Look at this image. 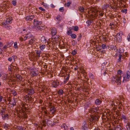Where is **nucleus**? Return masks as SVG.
<instances>
[{"label":"nucleus","mask_w":130,"mask_h":130,"mask_svg":"<svg viewBox=\"0 0 130 130\" xmlns=\"http://www.w3.org/2000/svg\"><path fill=\"white\" fill-rule=\"evenodd\" d=\"M88 14H90V18H93L94 17H97L98 16V11L96 10L95 8L91 7L88 8Z\"/></svg>","instance_id":"f257e3e1"},{"label":"nucleus","mask_w":130,"mask_h":130,"mask_svg":"<svg viewBox=\"0 0 130 130\" xmlns=\"http://www.w3.org/2000/svg\"><path fill=\"white\" fill-rule=\"evenodd\" d=\"M121 78L122 76L120 75H115L113 76L112 79V81L113 83L116 82L118 85L120 84Z\"/></svg>","instance_id":"f03ea898"},{"label":"nucleus","mask_w":130,"mask_h":130,"mask_svg":"<svg viewBox=\"0 0 130 130\" xmlns=\"http://www.w3.org/2000/svg\"><path fill=\"white\" fill-rule=\"evenodd\" d=\"M130 77V72L129 71H127L126 73V74H123V82H125L128 80V79Z\"/></svg>","instance_id":"7ed1b4c3"},{"label":"nucleus","mask_w":130,"mask_h":130,"mask_svg":"<svg viewBox=\"0 0 130 130\" xmlns=\"http://www.w3.org/2000/svg\"><path fill=\"white\" fill-rule=\"evenodd\" d=\"M42 124L44 126H45L47 124L48 126H52V122L50 120L47 119H44L42 121Z\"/></svg>","instance_id":"20e7f679"},{"label":"nucleus","mask_w":130,"mask_h":130,"mask_svg":"<svg viewBox=\"0 0 130 130\" xmlns=\"http://www.w3.org/2000/svg\"><path fill=\"white\" fill-rule=\"evenodd\" d=\"M117 1L118 3V2H119L121 4H122V2H124V1L123 0H109L108 1V3H109L110 5L112 6L113 5L114 3H115Z\"/></svg>","instance_id":"39448f33"},{"label":"nucleus","mask_w":130,"mask_h":130,"mask_svg":"<svg viewBox=\"0 0 130 130\" xmlns=\"http://www.w3.org/2000/svg\"><path fill=\"white\" fill-rule=\"evenodd\" d=\"M1 25L4 28H7L8 27V20L7 18L6 20H4L2 23H1Z\"/></svg>","instance_id":"423d86ee"},{"label":"nucleus","mask_w":130,"mask_h":130,"mask_svg":"<svg viewBox=\"0 0 130 130\" xmlns=\"http://www.w3.org/2000/svg\"><path fill=\"white\" fill-rule=\"evenodd\" d=\"M99 117L95 115L92 116L90 118V120L91 122H94L96 121H97L99 119Z\"/></svg>","instance_id":"0eeeda50"},{"label":"nucleus","mask_w":130,"mask_h":130,"mask_svg":"<svg viewBox=\"0 0 130 130\" xmlns=\"http://www.w3.org/2000/svg\"><path fill=\"white\" fill-rule=\"evenodd\" d=\"M122 40V38L120 34L119 33H117L116 37V41L118 42H121Z\"/></svg>","instance_id":"6e6552de"},{"label":"nucleus","mask_w":130,"mask_h":130,"mask_svg":"<svg viewBox=\"0 0 130 130\" xmlns=\"http://www.w3.org/2000/svg\"><path fill=\"white\" fill-rule=\"evenodd\" d=\"M51 84L52 87L56 88L59 85V82L56 81H54Z\"/></svg>","instance_id":"1a4fd4ad"},{"label":"nucleus","mask_w":130,"mask_h":130,"mask_svg":"<svg viewBox=\"0 0 130 130\" xmlns=\"http://www.w3.org/2000/svg\"><path fill=\"white\" fill-rule=\"evenodd\" d=\"M56 108L54 106H52L50 108V113L52 115L53 114L56 112Z\"/></svg>","instance_id":"9d476101"},{"label":"nucleus","mask_w":130,"mask_h":130,"mask_svg":"<svg viewBox=\"0 0 130 130\" xmlns=\"http://www.w3.org/2000/svg\"><path fill=\"white\" fill-rule=\"evenodd\" d=\"M34 25L36 26H38L39 25L41 24L42 23L41 22L37 20L34 19Z\"/></svg>","instance_id":"9b49d317"},{"label":"nucleus","mask_w":130,"mask_h":130,"mask_svg":"<svg viewBox=\"0 0 130 130\" xmlns=\"http://www.w3.org/2000/svg\"><path fill=\"white\" fill-rule=\"evenodd\" d=\"M83 125L82 127V129L83 130H88V128L87 127V125L86 122H83Z\"/></svg>","instance_id":"f8f14e48"},{"label":"nucleus","mask_w":130,"mask_h":130,"mask_svg":"<svg viewBox=\"0 0 130 130\" xmlns=\"http://www.w3.org/2000/svg\"><path fill=\"white\" fill-rule=\"evenodd\" d=\"M57 33V31L56 28H52L51 31V34L52 36L55 35Z\"/></svg>","instance_id":"ddd939ff"},{"label":"nucleus","mask_w":130,"mask_h":130,"mask_svg":"<svg viewBox=\"0 0 130 130\" xmlns=\"http://www.w3.org/2000/svg\"><path fill=\"white\" fill-rule=\"evenodd\" d=\"M34 18V15L28 16L26 17L25 19L26 21H31Z\"/></svg>","instance_id":"4468645a"},{"label":"nucleus","mask_w":130,"mask_h":130,"mask_svg":"<svg viewBox=\"0 0 130 130\" xmlns=\"http://www.w3.org/2000/svg\"><path fill=\"white\" fill-rule=\"evenodd\" d=\"M30 74L32 77H34V76H37L38 75L36 72L35 71H32L30 72Z\"/></svg>","instance_id":"2eb2a0df"},{"label":"nucleus","mask_w":130,"mask_h":130,"mask_svg":"<svg viewBox=\"0 0 130 130\" xmlns=\"http://www.w3.org/2000/svg\"><path fill=\"white\" fill-rule=\"evenodd\" d=\"M54 38V41L56 43L58 42L60 40L59 38L58 35H56L54 38Z\"/></svg>","instance_id":"dca6fc26"},{"label":"nucleus","mask_w":130,"mask_h":130,"mask_svg":"<svg viewBox=\"0 0 130 130\" xmlns=\"http://www.w3.org/2000/svg\"><path fill=\"white\" fill-rule=\"evenodd\" d=\"M28 91L29 95H31L35 93L34 90L32 88L30 89H28Z\"/></svg>","instance_id":"f3484780"},{"label":"nucleus","mask_w":130,"mask_h":130,"mask_svg":"<svg viewBox=\"0 0 130 130\" xmlns=\"http://www.w3.org/2000/svg\"><path fill=\"white\" fill-rule=\"evenodd\" d=\"M36 51V57L39 58L40 56V54L41 53V51L40 50H37Z\"/></svg>","instance_id":"a211bd4d"},{"label":"nucleus","mask_w":130,"mask_h":130,"mask_svg":"<svg viewBox=\"0 0 130 130\" xmlns=\"http://www.w3.org/2000/svg\"><path fill=\"white\" fill-rule=\"evenodd\" d=\"M9 91H10V92H9V93L10 92V94H12L14 95H15L17 94V92L14 90H11L10 89H9Z\"/></svg>","instance_id":"6ab92c4d"},{"label":"nucleus","mask_w":130,"mask_h":130,"mask_svg":"<svg viewBox=\"0 0 130 130\" xmlns=\"http://www.w3.org/2000/svg\"><path fill=\"white\" fill-rule=\"evenodd\" d=\"M15 58V56H12L11 57L9 58V61L11 62L14 61Z\"/></svg>","instance_id":"aec40b11"},{"label":"nucleus","mask_w":130,"mask_h":130,"mask_svg":"<svg viewBox=\"0 0 130 130\" xmlns=\"http://www.w3.org/2000/svg\"><path fill=\"white\" fill-rule=\"evenodd\" d=\"M41 42L44 43H46L47 41L46 39L45 38V37L44 36H43L41 37Z\"/></svg>","instance_id":"412c9836"},{"label":"nucleus","mask_w":130,"mask_h":130,"mask_svg":"<svg viewBox=\"0 0 130 130\" xmlns=\"http://www.w3.org/2000/svg\"><path fill=\"white\" fill-rule=\"evenodd\" d=\"M25 38L27 39H29L31 37V33L30 32H29L25 36Z\"/></svg>","instance_id":"4be33fe9"},{"label":"nucleus","mask_w":130,"mask_h":130,"mask_svg":"<svg viewBox=\"0 0 130 130\" xmlns=\"http://www.w3.org/2000/svg\"><path fill=\"white\" fill-rule=\"evenodd\" d=\"M26 40V39L25 38L24 35H22V37H20L19 38L20 41H24Z\"/></svg>","instance_id":"5701e85b"},{"label":"nucleus","mask_w":130,"mask_h":130,"mask_svg":"<svg viewBox=\"0 0 130 130\" xmlns=\"http://www.w3.org/2000/svg\"><path fill=\"white\" fill-rule=\"evenodd\" d=\"M101 103L102 101L99 99H96L95 101V104L96 105H99Z\"/></svg>","instance_id":"b1692460"},{"label":"nucleus","mask_w":130,"mask_h":130,"mask_svg":"<svg viewBox=\"0 0 130 130\" xmlns=\"http://www.w3.org/2000/svg\"><path fill=\"white\" fill-rule=\"evenodd\" d=\"M35 41V39L34 38H32L29 41L28 44L31 45L34 43Z\"/></svg>","instance_id":"393cba45"},{"label":"nucleus","mask_w":130,"mask_h":130,"mask_svg":"<svg viewBox=\"0 0 130 130\" xmlns=\"http://www.w3.org/2000/svg\"><path fill=\"white\" fill-rule=\"evenodd\" d=\"M74 28V27L73 26L71 28V27H70L69 28V30L67 32V34L68 35H70V34H72V32L71 30V29Z\"/></svg>","instance_id":"a878e982"},{"label":"nucleus","mask_w":130,"mask_h":130,"mask_svg":"<svg viewBox=\"0 0 130 130\" xmlns=\"http://www.w3.org/2000/svg\"><path fill=\"white\" fill-rule=\"evenodd\" d=\"M122 127L119 124L117 125L115 128V130H121Z\"/></svg>","instance_id":"bb28decb"},{"label":"nucleus","mask_w":130,"mask_h":130,"mask_svg":"<svg viewBox=\"0 0 130 130\" xmlns=\"http://www.w3.org/2000/svg\"><path fill=\"white\" fill-rule=\"evenodd\" d=\"M4 114H3L2 115V117L3 119H5L6 118H8V115L7 114H5V113H4Z\"/></svg>","instance_id":"cd10ccee"},{"label":"nucleus","mask_w":130,"mask_h":130,"mask_svg":"<svg viewBox=\"0 0 130 130\" xmlns=\"http://www.w3.org/2000/svg\"><path fill=\"white\" fill-rule=\"evenodd\" d=\"M99 107L94 108L91 109V111L93 112H98L99 111Z\"/></svg>","instance_id":"c85d7f7f"},{"label":"nucleus","mask_w":130,"mask_h":130,"mask_svg":"<svg viewBox=\"0 0 130 130\" xmlns=\"http://www.w3.org/2000/svg\"><path fill=\"white\" fill-rule=\"evenodd\" d=\"M64 91L62 89L59 90L58 91V94L60 95H62Z\"/></svg>","instance_id":"c756f323"},{"label":"nucleus","mask_w":130,"mask_h":130,"mask_svg":"<svg viewBox=\"0 0 130 130\" xmlns=\"http://www.w3.org/2000/svg\"><path fill=\"white\" fill-rule=\"evenodd\" d=\"M98 12H99V15L101 17H102L103 16L104 14L103 10H101L100 11H98Z\"/></svg>","instance_id":"7c9ffc66"},{"label":"nucleus","mask_w":130,"mask_h":130,"mask_svg":"<svg viewBox=\"0 0 130 130\" xmlns=\"http://www.w3.org/2000/svg\"><path fill=\"white\" fill-rule=\"evenodd\" d=\"M61 127L64 128L65 130H67L68 129V127L67 125L65 124H63L61 126Z\"/></svg>","instance_id":"2f4dec72"},{"label":"nucleus","mask_w":130,"mask_h":130,"mask_svg":"<svg viewBox=\"0 0 130 130\" xmlns=\"http://www.w3.org/2000/svg\"><path fill=\"white\" fill-rule=\"evenodd\" d=\"M79 11L82 13L84 12L85 9L82 7H79Z\"/></svg>","instance_id":"473e14b6"},{"label":"nucleus","mask_w":130,"mask_h":130,"mask_svg":"<svg viewBox=\"0 0 130 130\" xmlns=\"http://www.w3.org/2000/svg\"><path fill=\"white\" fill-rule=\"evenodd\" d=\"M61 17L60 15H58L56 18V20L59 22L61 20Z\"/></svg>","instance_id":"72a5a7b5"},{"label":"nucleus","mask_w":130,"mask_h":130,"mask_svg":"<svg viewBox=\"0 0 130 130\" xmlns=\"http://www.w3.org/2000/svg\"><path fill=\"white\" fill-rule=\"evenodd\" d=\"M8 44H6L2 48V50L5 51H6L7 50V48L8 47Z\"/></svg>","instance_id":"f704fd0d"},{"label":"nucleus","mask_w":130,"mask_h":130,"mask_svg":"<svg viewBox=\"0 0 130 130\" xmlns=\"http://www.w3.org/2000/svg\"><path fill=\"white\" fill-rule=\"evenodd\" d=\"M45 47V45H42L40 46V48L42 51H43Z\"/></svg>","instance_id":"c9c22d12"},{"label":"nucleus","mask_w":130,"mask_h":130,"mask_svg":"<svg viewBox=\"0 0 130 130\" xmlns=\"http://www.w3.org/2000/svg\"><path fill=\"white\" fill-rule=\"evenodd\" d=\"M6 109H3L2 108V109L0 111V115H2L3 113H5Z\"/></svg>","instance_id":"e433bc0d"},{"label":"nucleus","mask_w":130,"mask_h":130,"mask_svg":"<svg viewBox=\"0 0 130 130\" xmlns=\"http://www.w3.org/2000/svg\"><path fill=\"white\" fill-rule=\"evenodd\" d=\"M37 28L38 30L41 31L44 28V27L42 26H39L37 27Z\"/></svg>","instance_id":"4c0bfd02"},{"label":"nucleus","mask_w":130,"mask_h":130,"mask_svg":"<svg viewBox=\"0 0 130 130\" xmlns=\"http://www.w3.org/2000/svg\"><path fill=\"white\" fill-rule=\"evenodd\" d=\"M13 19L11 17H9V23L11 24L12 22Z\"/></svg>","instance_id":"58836bf2"},{"label":"nucleus","mask_w":130,"mask_h":130,"mask_svg":"<svg viewBox=\"0 0 130 130\" xmlns=\"http://www.w3.org/2000/svg\"><path fill=\"white\" fill-rule=\"evenodd\" d=\"M126 128L127 130H130V123L128 122L126 125Z\"/></svg>","instance_id":"ea45409f"},{"label":"nucleus","mask_w":130,"mask_h":130,"mask_svg":"<svg viewBox=\"0 0 130 130\" xmlns=\"http://www.w3.org/2000/svg\"><path fill=\"white\" fill-rule=\"evenodd\" d=\"M71 4V2H67V3H65V4L64 5L66 7H69L70 5Z\"/></svg>","instance_id":"a19ab883"},{"label":"nucleus","mask_w":130,"mask_h":130,"mask_svg":"<svg viewBox=\"0 0 130 130\" xmlns=\"http://www.w3.org/2000/svg\"><path fill=\"white\" fill-rule=\"evenodd\" d=\"M77 52V50L75 49L72 51V54L73 55H75L76 54Z\"/></svg>","instance_id":"79ce46f5"},{"label":"nucleus","mask_w":130,"mask_h":130,"mask_svg":"<svg viewBox=\"0 0 130 130\" xmlns=\"http://www.w3.org/2000/svg\"><path fill=\"white\" fill-rule=\"evenodd\" d=\"M14 47L15 49H17L18 48V46L17 43V42H15L14 43Z\"/></svg>","instance_id":"37998d69"},{"label":"nucleus","mask_w":130,"mask_h":130,"mask_svg":"<svg viewBox=\"0 0 130 130\" xmlns=\"http://www.w3.org/2000/svg\"><path fill=\"white\" fill-rule=\"evenodd\" d=\"M79 28L78 26H75L74 27V31H77L78 30Z\"/></svg>","instance_id":"c03bdc74"},{"label":"nucleus","mask_w":130,"mask_h":130,"mask_svg":"<svg viewBox=\"0 0 130 130\" xmlns=\"http://www.w3.org/2000/svg\"><path fill=\"white\" fill-rule=\"evenodd\" d=\"M71 38L73 39H75L76 37L77 36L75 34H73L71 35Z\"/></svg>","instance_id":"a18cd8bd"},{"label":"nucleus","mask_w":130,"mask_h":130,"mask_svg":"<svg viewBox=\"0 0 130 130\" xmlns=\"http://www.w3.org/2000/svg\"><path fill=\"white\" fill-rule=\"evenodd\" d=\"M122 119L124 120V121H126L127 119V118L124 116H123L122 117Z\"/></svg>","instance_id":"49530a36"},{"label":"nucleus","mask_w":130,"mask_h":130,"mask_svg":"<svg viewBox=\"0 0 130 130\" xmlns=\"http://www.w3.org/2000/svg\"><path fill=\"white\" fill-rule=\"evenodd\" d=\"M64 10V8L63 7H61L60 8L59 11L61 12H63Z\"/></svg>","instance_id":"de8ad7c7"},{"label":"nucleus","mask_w":130,"mask_h":130,"mask_svg":"<svg viewBox=\"0 0 130 130\" xmlns=\"http://www.w3.org/2000/svg\"><path fill=\"white\" fill-rule=\"evenodd\" d=\"M122 73V71L121 70H118L117 73L118 74H119V75H120Z\"/></svg>","instance_id":"09e8293b"},{"label":"nucleus","mask_w":130,"mask_h":130,"mask_svg":"<svg viewBox=\"0 0 130 130\" xmlns=\"http://www.w3.org/2000/svg\"><path fill=\"white\" fill-rule=\"evenodd\" d=\"M7 75L6 74H5L4 75V76H2V78L3 80H5L7 78Z\"/></svg>","instance_id":"8fccbe9b"},{"label":"nucleus","mask_w":130,"mask_h":130,"mask_svg":"<svg viewBox=\"0 0 130 130\" xmlns=\"http://www.w3.org/2000/svg\"><path fill=\"white\" fill-rule=\"evenodd\" d=\"M109 26V27L111 29H112L114 27V25L113 23H110Z\"/></svg>","instance_id":"3c124183"},{"label":"nucleus","mask_w":130,"mask_h":130,"mask_svg":"<svg viewBox=\"0 0 130 130\" xmlns=\"http://www.w3.org/2000/svg\"><path fill=\"white\" fill-rule=\"evenodd\" d=\"M12 4L14 5H16V1L15 0H13L12 2Z\"/></svg>","instance_id":"603ef678"},{"label":"nucleus","mask_w":130,"mask_h":130,"mask_svg":"<svg viewBox=\"0 0 130 130\" xmlns=\"http://www.w3.org/2000/svg\"><path fill=\"white\" fill-rule=\"evenodd\" d=\"M113 52L115 54L117 55V49H116V48H115Z\"/></svg>","instance_id":"864d4df0"},{"label":"nucleus","mask_w":130,"mask_h":130,"mask_svg":"<svg viewBox=\"0 0 130 130\" xmlns=\"http://www.w3.org/2000/svg\"><path fill=\"white\" fill-rule=\"evenodd\" d=\"M122 57V55H119V59H118V62H121V59Z\"/></svg>","instance_id":"5fc2aeb1"},{"label":"nucleus","mask_w":130,"mask_h":130,"mask_svg":"<svg viewBox=\"0 0 130 130\" xmlns=\"http://www.w3.org/2000/svg\"><path fill=\"white\" fill-rule=\"evenodd\" d=\"M42 5L46 7H48V5L44 3V2H42Z\"/></svg>","instance_id":"6e6d98bb"},{"label":"nucleus","mask_w":130,"mask_h":130,"mask_svg":"<svg viewBox=\"0 0 130 130\" xmlns=\"http://www.w3.org/2000/svg\"><path fill=\"white\" fill-rule=\"evenodd\" d=\"M102 10H103L104 11L105 10V11H106V7H105V6L104 5V6H102Z\"/></svg>","instance_id":"4d7b16f0"},{"label":"nucleus","mask_w":130,"mask_h":130,"mask_svg":"<svg viewBox=\"0 0 130 130\" xmlns=\"http://www.w3.org/2000/svg\"><path fill=\"white\" fill-rule=\"evenodd\" d=\"M114 101H115V100H113L111 101V103H110V104L111 105H112V106H113V105H114V104H115Z\"/></svg>","instance_id":"13d9d810"},{"label":"nucleus","mask_w":130,"mask_h":130,"mask_svg":"<svg viewBox=\"0 0 130 130\" xmlns=\"http://www.w3.org/2000/svg\"><path fill=\"white\" fill-rule=\"evenodd\" d=\"M127 39L128 41H130V33L128 34L127 36Z\"/></svg>","instance_id":"bf43d9fd"},{"label":"nucleus","mask_w":130,"mask_h":130,"mask_svg":"<svg viewBox=\"0 0 130 130\" xmlns=\"http://www.w3.org/2000/svg\"><path fill=\"white\" fill-rule=\"evenodd\" d=\"M122 12L123 13H126L127 12V9H124L122 11Z\"/></svg>","instance_id":"052dcab7"},{"label":"nucleus","mask_w":130,"mask_h":130,"mask_svg":"<svg viewBox=\"0 0 130 130\" xmlns=\"http://www.w3.org/2000/svg\"><path fill=\"white\" fill-rule=\"evenodd\" d=\"M39 9H40V10H41L42 11H44L45 10L44 9V8H43L42 7H39Z\"/></svg>","instance_id":"680f3d73"},{"label":"nucleus","mask_w":130,"mask_h":130,"mask_svg":"<svg viewBox=\"0 0 130 130\" xmlns=\"http://www.w3.org/2000/svg\"><path fill=\"white\" fill-rule=\"evenodd\" d=\"M4 128H5L6 130H7L8 129V127L6 125V124L4 125Z\"/></svg>","instance_id":"e2e57ef3"},{"label":"nucleus","mask_w":130,"mask_h":130,"mask_svg":"<svg viewBox=\"0 0 130 130\" xmlns=\"http://www.w3.org/2000/svg\"><path fill=\"white\" fill-rule=\"evenodd\" d=\"M102 46L103 48L105 49L106 48V46L105 45L103 44L102 45Z\"/></svg>","instance_id":"0e129e2a"},{"label":"nucleus","mask_w":130,"mask_h":130,"mask_svg":"<svg viewBox=\"0 0 130 130\" xmlns=\"http://www.w3.org/2000/svg\"><path fill=\"white\" fill-rule=\"evenodd\" d=\"M16 76L17 78L18 79H20V76L19 75H17Z\"/></svg>","instance_id":"69168bd1"},{"label":"nucleus","mask_w":130,"mask_h":130,"mask_svg":"<svg viewBox=\"0 0 130 130\" xmlns=\"http://www.w3.org/2000/svg\"><path fill=\"white\" fill-rule=\"evenodd\" d=\"M105 6L106 8H107L109 6V4H105L104 5Z\"/></svg>","instance_id":"338daca9"},{"label":"nucleus","mask_w":130,"mask_h":130,"mask_svg":"<svg viewBox=\"0 0 130 130\" xmlns=\"http://www.w3.org/2000/svg\"><path fill=\"white\" fill-rule=\"evenodd\" d=\"M18 129H19L20 130H23V129L22 127H19L18 128Z\"/></svg>","instance_id":"774afa93"}]
</instances>
